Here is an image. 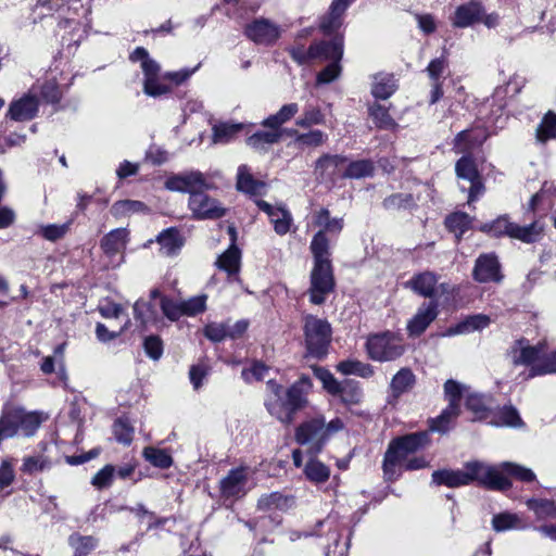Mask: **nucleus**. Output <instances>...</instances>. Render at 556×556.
<instances>
[{"instance_id":"f257e3e1","label":"nucleus","mask_w":556,"mask_h":556,"mask_svg":"<svg viewBox=\"0 0 556 556\" xmlns=\"http://www.w3.org/2000/svg\"><path fill=\"white\" fill-rule=\"evenodd\" d=\"M266 387L268 394L265 405L268 413L282 424L290 425L294 414L307 405L312 381L307 376H302L287 390L274 380H268Z\"/></svg>"},{"instance_id":"f03ea898","label":"nucleus","mask_w":556,"mask_h":556,"mask_svg":"<svg viewBox=\"0 0 556 556\" xmlns=\"http://www.w3.org/2000/svg\"><path fill=\"white\" fill-rule=\"evenodd\" d=\"M473 481L495 491H505L511 486L509 479L503 477L495 467L481 462L467 463L462 470H437L432 473L433 483L448 488L468 485Z\"/></svg>"},{"instance_id":"7ed1b4c3","label":"nucleus","mask_w":556,"mask_h":556,"mask_svg":"<svg viewBox=\"0 0 556 556\" xmlns=\"http://www.w3.org/2000/svg\"><path fill=\"white\" fill-rule=\"evenodd\" d=\"M429 444L427 431L414 432L393 439L383 458V473L387 480H396L403 470L406 458Z\"/></svg>"},{"instance_id":"20e7f679","label":"nucleus","mask_w":556,"mask_h":556,"mask_svg":"<svg viewBox=\"0 0 556 556\" xmlns=\"http://www.w3.org/2000/svg\"><path fill=\"white\" fill-rule=\"evenodd\" d=\"M345 530V523H343L334 515H329L324 520L316 522L312 531H295L289 532L290 541L294 542L301 538L308 536H323L326 535L330 542L325 547L326 556H348L349 539L341 542L340 538L342 532Z\"/></svg>"},{"instance_id":"39448f33","label":"nucleus","mask_w":556,"mask_h":556,"mask_svg":"<svg viewBox=\"0 0 556 556\" xmlns=\"http://www.w3.org/2000/svg\"><path fill=\"white\" fill-rule=\"evenodd\" d=\"M304 337L311 356L320 359L327 355L331 342V326L327 320L307 315L304 319Z\"/></svg>"},{"instance_id":"423d86ee","label":"nucleus","mask_w":556,"mask_h":556,"mask_svg":"<svg viewBox=\"0 0 556 556\" xmlns=\"http://www.w3.org/2000/svg\"><path fill=\"white\" fill-rule=\"evenodd\" d=\"M463 391V384L453 379H448L444 383V394L448 405L437 418L430 419V431L439 433H446L450 431L453 427V422L460 414Z\"/></svg>"},{"instance_id":"0eeeda50","label":"nucleus","mask_w":556,"mask_h":556,"mask_svg":"<svg viewBox=\"0 0 556 556\" xmlns=\"http://www.w3.org/2000/svg\"><path fill=\"white\" fill-rule=\"evenodd\" d=\"M368 357L375 362H391L405 351L402 339L390 331L371 334L366 341Z\"/></svg>"},{"instance_id":"6e6552de","label":"nucleus","mask_w":556,"mask_h":556,"mask_svg":"<svg viewBox=\"0 0 556 556\" xmlns=\"http://www.w3.org/2000/svg\"><path fill=\"white\" fill-rule=\"evenodd\" d=\"M334 288L331 263H314L311 273L309 300L313 304L320 305Z\"/></svg>"},{"instance_id":"1a4fd4ad","label":"nucleus","mask_w":556,"mask_h":556,"mask_svg":"<svg viewBox=\"0 0 556 556\" xmlns=\"http://www.w3.org/2000/svg\"><path fill=\"white\" fill-rule=\"evenodd\" d=\"M295 441L307 446L309 453H319L328 441L323 430V417L302 422L295 430Z\"/></svg>"},{"instance_id":"9d476101","label":"nucleus","mask_w":556,"mask_h":556,"mask_svg":"<svg viewBox=\"0 0 556 556\" xmlns=\"http://www.w3.org/2000/svg\"><path fill=\"white\" fill-rule=\"evenodd\" d=\"M164 186L169 191L189 193L190 197H192V193L212 187L204 174L199 170L172 175L165 180Z\"/></svg>"},{"instance_id":"9b49d317","label":"nucleus","mask_w":556,"mask_h":556,"mask_svg":"<svg viewBox=\"0 0 556 556\" xmlns=\"http://www.w3.org/2000/svg\"><path fill=\"white\" fill-rule=\"evenodd\" d=\"M244 35L260 46H273L280 37L279 25L268 18L258 17L247 24Z\"/></svg>"},{"instance_id":"f8f14e48","label":"nucleus","mask_w":556,"mask_h":556,"mask_svg":"<svg viewBox=\"0 0 556 556\" xmlns=\"http://www.w3.org/2000/svg\"><path fill=\"white\" fill-rule=\"evenodd\" d=\"M205 190L192 193L189 197L188 206L197 219H217L225 215L226 210L214 198L207 195Z\"/></svg>"},{"instance_id":"ddd939ff","label":"nucleus","mask_w":556,"mask_h":556,"mask_svg":"<svg viewBox=\"0 0 556 556\" xmlns=\"http://www.w3.org/2000/svg\"><path fill=\"white\" fill-rule=\"evenodd\" d=\"M128 243V231L125 228H116L106 233L100 241V248L116 267L124 262V251Z\"/></svg>"},{"instance_id":"4468645a","label":"nucleus","mask_w":556,"mask_h":556,"mask_svg":"<svg viewBox=\"0 0 556 556\" xmlns=\"http://www.w3.org/2000/svg\"><path fill=\"white\" fill-rule=\"evenodd\" d=\"M38 110L39 98H36L34 91L28 89V91L20 98L11 101L7 117L15 122L30 121L36 117Z\"/></svg>"},{"instance_id":"2eb2a0df","label":"nucleus","mask_w":556,"mask_h":556,"mask_svg":"<svg viewBox=\"0 0 556 556\" xmlns=\"http://www.w3.org/2000/svg\"><path fill=\"white\" fill-rule=\"evenodd\" d=\"M346 161L339 154H324L316 161L315 173L324 181H336L343 178Z\"/></svg>"},{"instance_id":"dca6fc26","label":"nucleus","mask_w":556,"mask_h":556,"mask_svg":"<svg viewBox=\"0 0 556 556\" xmlns=\"http://www.w3.org/2000/svg\"><path fill=\"white\" fill-rule=\"evenodd\" d=\"M248 469L238 467L231 469L228 475L220 480L219 489L225 498L240 497L247 493Z\"/></svg>"},{"instance_id":"f3484780","label":"nucleus","mask_w":556,"mask_h":556,"mask_svg":"<svg viewBox=\"0 0 556 556\" xmlns=\"http://www.w3.org/2000/svg\"><path fill=\"white\" fill-rule=\"evenodd\" d=\"M473 278L478 282H501L503 275L497 257L494 254L480 255L473 267Z\"/></svg>"},{"instance_id":"a211bd4d","label":"nucleus","mask_w":556,"mask_h":556,"mask_svg":"<svg viewBox=\"0 0 556 556\" xmlns=\"http://www.w3.org/2000/svg\"><path fill=\"white\" fill-rule=\"evenodd\" d=\"M438 316V304L434 301L424 303L407 324L410 337H419Z\"/></svg>"},{"instance_id":"6ab92c4d","label":"nucleus","mask_w":556,"mask_h":556,"mask_svg":"<svg viewBox=\"0 0 556 556\" xmlns=\"http://www.w3.org/2000/svg\"><path fill=\"white\" fill-rule=\"evenodd\" d=\"M256 204L261 211L268 215L277 235L285 236L290 231L293 218L286 207L273 206L263 200L257 201Z\"/></svg>"},{"instance_id":"aec40b11","label":"nucleus","mask_w":556,"mask_h":556,"mask_svg":"<svg viewBox=\"0 0 556 556\" xmlns=\"http://www.w3.org/2000/svg\"><path fill=\"white\" fill-rule=\"evenodd\" d=\"M545 349L546 344L544 342H540L536 345H529L525 344L523 341H518L511 351L513 361L516 365H530L531 370L534 365L541 363Z\"/></svg>"},{"instance_id":"412c9836","label":"nucleus","mask_w":556,"mask_h":556,"mask_svg":"<svg viewBox=\"0 0 556 556\" xmlns=\"http://www.w3.org/2000/svg\"><path fill=\"white\" fill-rule=\"evenodd\" d=\"M228 232L231 238V244L223 254L218 256L215 264L219 269L226 271L229 276H232L239 273L241 251L236 245L237 231L235 227L229 226Z\"/></svg>"},{"instance_id":"4be33fe9","label":"nucleus","mask_w":556,"mask_h":556,"mask_svg":"<svg viewBox=\"0 0 556 556\" xmlns=\"http://www.w3.org/2000/svg\"><path fill=\"white\" fill-rule=\"evenodd\" d=\"M484 13L481 2L470 1L456 8L452 17V25L457 28H466L476 22H480Z\"/></svg>"},{"instance_id":"5701e85b","label":"nucleus","mask_w":556,"mask_h":556,"mask_svg":"<svg viewBox=\"0 0 556 556\" xmlns=\"http://www.w3.org/2000/svg\"><path fill=\"white\" fill-rule=\"evenodd\" d=\"M488 131L480 126L460 131L454 143L456 153H469L476 147L481 146L488 138Z\"/></svg>"},{"instance_id":"b1692460","label":"nucleus","mask_w":556,"mask_h":556,"mask_svg":"<svg viewBox=\"0 0 556 556\" xmlns=\"http://www.w3.org/2000/svg\"><path fill=\"white\" fill-rule=\"evenodd\" d=\"M543 235L544 223L536 219L526 226L513 223L509 238L530 244L540 241L543 238Z\"/></svg>"},{"instance_id":"393cba45","label":"nucleus","mask_w":556,"mask_h":556,"mask_svg":"<svg viewBox=\"0 0 556 556\" xmlns=\"http://www.w3.org/2000/svg\"><path fill=\"white\" fill-rule=\"evenodd\" d=\"M313 224L318 227L317 232H323L327 236L338 237L343 229V218L331 217L327 208H320L313 214Z\"/></svg>"},{"instance_id":"a878e982","label":"nucleus","mask_w":556,"mask_h":556,"mask_svg":"<svg viewBox=\"0 0 556 556\" xmlns=\"http://www.w3.org/2000/svg\"><path fill=\"white\" fill-rule=\"evenodd\" d=\"M312 47H317V53L313 55L314 62H333L341 61L343 56V42L341 39H333L330 41H319L312 43Z\"/></svg>"},{"instance_id":"bb28decb","label":"nucleus","mask_w":556,"mask_h":556,"mask_svg":"<svg viewBox=\"0 0 556 556\" xmlns=\"http://www.w3.org/2000/svg\"><path fill=\"white\" fill-rule=\"evenodd\" d=\"M437 282L438 279L433 273L424 271L414 275L408 281H406L405 286L421 296L432 298L435 296Z\"/></svg>"},{"instance_id":"cd10ccee","label":"nucleus","mask_w":556,"mask_h":556,"mask_svg":"<svg viewBox=\"0 0 556 556\" xmlns=\"http://www.w3.org/2000/svg\"><path fill=\"white\" fill-rule=\"evenodd\" d=\"M354 1L355 0H332L329 13L320 23V28L326 33H332L338 29L341 25L343 14Z\"/></svg>"},{"instance_id":"c85d7f7f","label":"nucleus","mask_w":556,"mask_h":556,"mask_svg":"<svg viewBox=\"0 0 556 556\" xmlns=\"http://www.w3.org/2000/svg\"><path fill=\"white\" fill-rule=\"evenodd\" d=\"M491 323V319L488 315L477 314L466 317L464 320L458 323L457 325L450 327L444 336L451 337L456 334H465L470 333L477 330H482L486 328Z\"/></svg>"},{"instance_id":"c756f323","label":"nucleus","mask_w":556,"mask_h":556,"mask_svg":"<svg viewBox=\"0 0 556 556\" xmlns=\"http://www.w3.org/2000/svg\"><path fill=\"white\" fill-rule=\"evenodd\" d=\"M556 186L553 182L545 181L540 191L534 193L527 206L530 212H535L539 208H552L556 205Z\"/></svg>"},{"instance_id":"7c9ffc66","label":"nucleus","mask_w":556,"mask_h":556,"mask_svg":"<svg viewBox=\"0 0 556 556\" xmlns=\"http://www.w3.org/2000/svg\"><path fill=\"white\" fill-rule=\"evenodd\" d=\"M29 89L34 91L36 98L40 96L46 103L55 104L62 98V90L53 78L37 81Z\"/></svg>"},{"instance_id":"2f4dec72","label":"nucleus","mask_w":556,"mask_h":556,"mask_svg":"<svg viewBox=\"0 0 556 556\" xmlns=\"http://www.w3.org/2000/svg\"><path fill=\"white\" fill-rule=\"evenodd\" d=\"M282 136L281 129L269 128V130H262L253 134L247 139L249 147L258 152H266L268 148L277 143Z\"/></svg>"},{"instance_id":"473e14b6","label":"nucleus","mask_w":556,"mask_h":556,"mask_svg":"<svg viewBox=\"0 0 556 556\" xmlns=\"http://www.w3.org/2000/svg\"><path fill=\"white\" fill-rule=\"evenodd\" d=\"M237 189L251 195H257L262 193L264 184L257 179H254L249 166L243 164L238 167Z\"/></svg>"},{"instance_id":"72a5a7b5","label":"nucleus","mask_w":556,"mask_h":556,"mask_svg":"<svg viewBox=\"0 0 556 556\" xmlns=\"http://www.w3.org/2000/svg\"><path fill=\"white\" fill-rule=\"evenodd\" d=\"M371 94L376 99L386 100L390 98L396 90L397 85L393 75L390 74H376L372 77Z\"/></svg>"},{"instance_id":"f704fd0d","label":"nucleus","mask_w":556,"mask_h":556,"mask_svg":"<svg viewBox=\"0 0 556 556\" xmlns=\"http://www.w3.org/2000/svg\"><path fill=\"white\" fill-rule=\"evenodd\" d=\"M243 129L241 123H217L213 125L212 140L215 144H225L233 140L237 135Z\"/></svg>"},{"instance_id":"c9c22d12","label":"nucleus","mask_w":556,"mask_h":556,"mask_svg":"<svg viewBox=\"0 0 556 556\" xmlns=\"http://www.w3.org/2000/svg\"><path fill=\"white\" fill-rule=\"evenodd\" d=\"M336 369L342 375H355L362 378H370L375 374L374 367L370 364L358 359L341 361L337 364Z\"/></svg>"},{"instance_id":"e433bc0d","label":"nucleus","mask_w":556,"mask_h":556,"mask_svg":"<svg viewBox=\"0 0 556 556\" xmlns=\"http://www.w3.org/2000/svg\"><path fill=\"white\" fill-rule=\"evenodd\" d=\"M99 544V540L93 535H83L78 532L72 533L68 536V545L74 552L75 556L89 555Z\"/></svg>"},{"instance_id":"4c0bfd02","label":"nucleus","mask_w":556,"mask_h":556,"mask_svg":"<svg viewBox=\"0 0 556 556\" xmlns=\"http://www.w3.org/2000/svg\"><path fill=\"white\" fill-rule=\"evenodd\" d=\"M157 242L161 247V252L167 256L176 254L182 247L179 231L175 228L163 230L157 236Z\"/></svg>"},{"instance_id":"58836bf2","label":"nucleus","mask_w":556,"mask_h":556,"mask_svg":"<svg viewBox=\"0 0 556 556\" xmlns=\"http://www.w3.org/2000/svg\"><path fill=\"white\" fill-rule=\"evenodd\" d=\"M326 116L318 105L306 103L302 114L296 118L295 125L301 128H311L315 125L325 124Z\"/></svg>"},{"instance_id":"ea45409f","label":"nucleus","mask_w":556,"mask_h":556,"mask_svg":"<svg viewBox=\"0 0 556 556\" xmlns=\"http://www.w3.org/2000/svg\"><path fill=\"white\" fill-rule=\"evenodd\" d=\"M490 424L500 427H521L523 425L518 410L511 405L498 408Z\"/></svg>"},{"instance_id":"a19ab883","label":"nucleus","mask_w":556,"mask_h":556,"mask_svg":"<svg viewBox=\"0 0 556 556\" xmlns=\"http://www.w3.org/2000/svg\"><path fill=\"white\" fill-rule=\"evenodd\" d=\"M299 112L298 103H287L280 108V110L273 115H269L262 122V125L267 128L280 129V127L289 122Z\"/></svg>"},{"instance_id":"79ce46f5","label":"nucleus","mask_w":556,"mask_h":556,"mask_svg":"<svg viewBox=\"0 0 556 556\" xmlns=\"http://www.w3.org/2000/svg\"><path fill=\"white\" fill-rule=\"evenodd\" d=\"M494 467L505 478H507L506 475H509L522 482H532L536 478L535 473L530 468L523 467L516 463L504 462Z\"/></svg>"},{"instance_id":"37998d69","label":"nucleus","mask_w":556,"mask_h":556,"mask_svg":"<svg viewBox=\"0 0 556 556\" xmlns=\"http://www.w3.org/2000/svg\"><path fill=\"white\" fill-rule=\"evenodd\" d=\"M293 504V498L279 492L264 494L258 498L257 507L262 510L287 509Z\"/></svg>"},{"instance_id":"c03bdc74","label":"nucleus","mask_w":556,"mask_h":556,"mask_svg":"<svg viewBox=\"0 0 556 556\" xmlns=\"http://www.w3.org/2000/svg\"><path fill=\"white\" fill-rule=\"evenodd\" d=\"M492 527L496 532L526 529V525L522 522L520 517L513 513H501L495 515L492 519Z\"/></svg>"},{"instance_id":"a18cd8bd","label":"nucleus","mask_w":556,"mask_h":556,"mask_svg":"<svg viewBox=\"0 0 556 556\" xmlns=\"http://www.w3.org/2000/svg\"><path fill=\"white\" fill-rule=\"evenodd\" d=\"M414 383L415 376L413 371L408 368H402L391 380L390 389L392 395L399 397L401 394L412 389Z\"/></svg>"},{"instance_id":"49530a36","label":"nucleus","mask_w":556,"mask_h":556,"mask_svg":"<svg viewBox=\"0 0 556 556\" xmlns=\"http://www.w3.org/2000/svg\"><path fill=\"white\" fill-rule=\"evenodd\" d=\"M309 248L314 256V263H330V243L326 235L316 232Z\"/></svg>"},{"instance_id":"de8ad7c7","label":"nucleus","mask_w":556,"mask_h":556,"mask_svg":"<svg viewBox=\"0 0 556 556\" xmlns=\"http://www.w3.org/2000/svg\"><path fill=\"white\" fill-rule=\"evenodd\" d=\"M527 506L539 520L556 519V505L553 501L544 498H529Z\"/></svg>"},{"instance_id":"09e8293b","label":"nucleus","mask_w":556,"mask_h":556,"mask_svg":"<svg viewBox=\"0 0 556 556\" xmlns=\"http://www.w3.org/2000/svg\"><path fill=\"white\" fill-rule=\"evenodd\" d=\"M156 308L151 302L142 299L135 302L134 317L141 325V327L146 328L149 324L156 319Z\"/></svg>"},{"instance_id":"8fccbe9b","label":"nucleus","mask_w":556,"mask_h":556,"mask_svg":"<svg viewBox=\"0 0 556 556\" xmlns=\"http://www.w3.org/2000/svg\"><path fill=\"white\" fill-rule=\"evenodd\" d=\"M369 115L375 125L381 129H394L397 127L396 122L389 114L388 108L375 102L369 106Z\"/></svg>"},{"instance_id":"3c124183","label":"nucleus","mask_w":556,"mask_h":556,"mask_svg":"<svg viewBox=\"0 0 556 556\" xmlns=\"http://www.w3.org/2000/svg\"><path fill=\"white\" fill-rule=\"evenodd\" d=\"M292 134L296 135L294 141L299 148H317L328 140V135L319 129H312L304 134L292 130Z\"/></svg>"},{"instance_id":"603ef678","label":"nucleus","mask_w":556,"mask_h":556,"mask_svg":"<svg viewBox=\"0 0 556 556\" xmlns=\"http://www.w3.org/2000/svg\"><path fill=\"white\" fill-rule=\"evenodd\" d=\"M340 396L341 401L346 405H356L363 399V391L358 382L354 380L342 381L340 392L336 394Z\"/></svg>"},{"instance_id":"864d4df0","label":"nucleus","mask_w":556,"mask_h":556,"mask_svg":"<svg viewBox=\"0 0 556 556\" xmlns=\"http://www.w3.org/2000/svg\"><path fill=\"white\" fill-rule=\"evenodd\" d=\"M142 455L147 462L161 469H167L173 465L172 456L162 448L147 446L143 448Z\"/></svg>"},{"instance_id":"5fc2aeb1","label":"nucleus","mask_w":556,"mask_h":556,"mask_svg":"<svg viewBox=\"0 0 556 556\" xmlns=\"http://www.w3.org/2000/svg\"><path fill=\"white\" fill-rule=\"evenodd\" d=\"M374 173V165L368 160H358L345 163L343 178L359 179L371 176Z\"/></svg>"},{"instance_id":"6e6d98bb","label":"nucleus","mask_w":556,"mask_h":556,"mask_svg":"<svg viewBox=\"0 0 556 556\" xmlns=\"http://www.w3.org/2000/svg\"><path fill=\"white\" fill-rule=\"evenodd\" d=\"M304 473L309 481L321 483L329 479L330 469L321 462L311 458L304 467Z\"/></svg>"},{"instance_id":"4d7b16f0","label":"nucleus","mask_w":556,"mask_h":556,"mask_svg":"<svg viewBox=\"0 0 556 556\" xmlns=\"http://www.w3.org/2000/svg\"><path fill=\"white\" fill-rule=\"evenodd\" d=\"M513 223L508 215H503L491 223L483 224L480 230L493 237H509Z\"/></svg>"},{"instance_id":"13d9d810","label":"nucleus","mask_w":556,"mask_h":556,"mask_svg":"<svg viewBox=\"0 0 556 556\" xmlns=\"http://www.w3.org/2000/svg\"><path fill=\"white\" fill-rule=\"evenodd\" d=\"M536 141L545 143L548 140L556 139V114L547 113L536 128Z\"/></svg>"},{"instance_id":"bf43d9fd","label":"nucleus","mask_w":556,"mask_h":556,"mask_svg":"<svg viewBox=\"0 0 556 556\" xmlns=\"http://www.w3.org/2000/svg\"><path fill=\"white\" fill-rule=\"evenodd\" d=\"M160 70L148 71L144 74L143 90L148 96L157 97L168 92V87L160 81Z\"/></svg>"},{"instance_id":"052dcab7","label":"nucleus","mask_w":556,"mask_h":556,"mask_svg":"<svg viewBox=\"0 0 556 556\" xmlns=\"http://www.w3.org/2000/svg\"><path fill=\"white\" fill-rule=\"evenodd\" d=\"M472 223V218L463 212H456L454 214H451L445 219L446 227L453 231L456 237L459 239L460 236L467 231Z\"/></svg>"},{"instance_id":"680f3d73","label":"nucleus","mask_w":556,"mask_h":556,"mask_svg":"<svg viewBox=\"0 0 556 556\" xmlns=\"http://www.w3.org/2000/svg\"><path fill=\"white\" fill-rule=\"evenodd\" d=\"M455 172L459 179L469 182L480 177L477 165L469 155H464L456 162Z\"/></svg>"},{"instance_id":"e2e57ef3","label":"nucleus","mask_w":556,"mask_h":556,"mask_svg":"<svg viewBox=\"0 0 556 556\" xmlns=\"http://www.w3.org/2000/svg\"><path fill=\"white\" fill-rule=\"evenodd\" d=\"M147 210V206L141 201L136 200H122L115 202L111 207V213L115 217H122L134 213H140Z\"/></svg>"},{"instance_id":"0e129e2a","label":"nucleus","mask_w":556,"mask_h":556,"mask_svg":"<svg viewBox=\"0 0 556 556\" xmlns=\"http://www.w3.org/2000/svg\"><path fill=\"white\" fill-rule=\"evenodd\" d=\"M463 399L465 397L466 407L475 414L476 418H481L483 412L486 408V399L485 396L469 392V389L464 386Z\"/></svg>"},{"instance_id":"69168bd1","label":"nucleus","mask_w":556,"mask_h":556,"mask_svg":"<svg viewBox=\"0 0 556 556\" xmlns=\"http://www.w3.org/2000/svg\"><path fill=\"white\" fill-rule=\"evenodd\" d=\"M313 370L314 375L320 380L324 389L328 393L336 395L338 392H340L342 382L338 381L328 369L316 366L313 368Z\"/></svg>"},{"instance_id":"338daca9","label":"nucleus","mask_w":556,"mask_h":556,"mask_svg":"<svg viewBox=\"0 0 556 556\" xmlns=\"http://www.w3.org/2000/svg\"><path fill=\"white\" fill-rule=\"evenodd\" d=\"M556 372V351L552 353H547V348L544 351V356L542 357L541 363L534 365V367L530 370V376H542L547 374Z\"/></svg>"},{"instance_id":"774afa93","label":"nucleus","mask_w":556,"mask_h":556,"mask_svg":"<svg viewBox=\"0 0 556 556\" xmlns=\"http://www.w3.org/2000/svg\"><path fill=\"white\" fill-rule=\"evenodd\" d=\"M291 58L300 65L313 63V55L317 53L318 48L312 47L305 48L303 45H296L291 47L289 50Z\"/></svg>"}]
</instances>
